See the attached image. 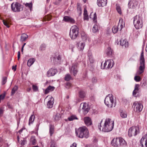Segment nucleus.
Listing matches in <instances>:
<instances>
[{
  "label": "nucleus",
  "mask_w": 147,
  "mask_h": 147,
  "mask_svg": "<svg viewBox=\"0 0 147 147\" xmlns=\"http://www.w3.org/2000/svg\"><path fill=\"white\" fill-rule=\"evenodd\" d=\"M114 126L113 121H111L110 118L106 119L104 125L102 128V131L105 132H109L112 130Z\"/></svg>",
  "instance_id": "1"
},
{
  "label": "nucleus",
  "mask_w": 147,
  "mask_h": 147,
  "mask_svg": "<svg viewBox=\"0 0 147 147\" xmlns=\"http://www.w3.org/2000/svg\"><path fill=\"white\" fill-rule=\"evenodd\" d=\"M111 144L115 147H119L121 146L125 147L127 145L126 142L121 137L113 139L111 141Z\"/></svg>",
  "instance_id": "2"
},
{
  "label": "nucleus",
  "mask_w": 147,
  "mask_h": 147,
  "mask_svg": "<svg viewBox=\"0 0 147 147\" xmlns=\"http://www.w3.org/2000/svg\"><path fill=\"white\" fill-rule=\"evenodd\" d=\"M140 66L139 70L137 71L136 74L140 75L142 74L144 71L145 69V59L144 56V53L142 51L141 53L140 59Z\"/></svg>",
  "instance_id": "3"
},
{
  "label": "nucleus",
  "mask_w": 147,
  "mask_h": 147,
  "mask_svg": "<svg viewBox=\"0 0 147 147\" xmlns=\"http://www.w3.org/2000/svg\"><path fill=\"white\" fill-rule=\"evenodd\" d=\"M76 134H78V137L81 138H88L89 136L88 130L86 127H80L78 129V131H76Z\"/></svg>",
  "instance_id": "4"
},
{
  "label": "nucleus",
  "mask_w": 147,
  "mask_h": 147,
  "mask_svg": "<svg viewBox=\"0 0 147 147\" xmlns=\"http://www.w3.org/2000/svg\"><path fill=\"white\" fill-rule=\"evenodd\" d=\"M104 102L108 107L112 108L114 102L112 94H109L105 98Z\"/></svg>",
  "instance_id": "5"
},
{
  "label": "nucleus",
  "mask_w": 147,
  "mask_h": 147,
  "mask_svg": "<svg viewBox=\"0 0 147 147\" xmlns=\"http://www.w3.org/2000/svg\"><path fill=\"white\" fill-rule=\"evenodd\" d=\"M78 34V28L77 26L72 27L69 32V35L72 40L75 39Z\"/></svg>",
  "instance_id": "6"
},
{
  "label": "nucleus",
  "mask_w": 147,
  "mask_h": 147,
  "mask_svg": "<svg viewBox=\"0 0 147 147\" xmlns=\"http://www.w3.org/2000/svg\"><path fill=\"white\" fill-rule=\"evenodd\" d=\"M21 4L18 2L13 3L11 4V9L14 12H20L21 11Z\"/></svg>",
  "instance_id": "7"
},
{
  "label": "nucleus",
  "mask_w": 147,
  "mask_h": 147,
  "mask_svg": "<svg viewBox=\"0 0 147 147\" xmlns=\"http://www.w3.org/2000/svg\"><path fill=\"white\" fill-rule=\"evenodd\" d=\"M138 3V1L136 0H131L129 1L128 4L129 9L127 10V12L129 13V10L131 9L136 10Z\"/></svg>",
  "instance_id": "8"
},
{
  "label": "nucleus",
  "mask_w": 147,
  "mask_h": 147,
  "mask_svg": "<svg viewBox=\"0 0 147 147\" xmlns=\"http://www.w3.org/2000/svg\"><path fill=\"white\" fill-rule=\"evenodd\" d=\"M133 22L134 26L137 29L141 28L143 26L142 19H134Z\"/></svg>",
  "instance_id": "9"
},
{
  "label": "nucleus",
  "mask_w": 147,
  "mask_h": 147,
  "mask_svg": "<svg viewBox=\"0 0 147 147\" xmlns=\"http://www.w3.org/2000/svg\"><path fill=\"white\" fill-rule=\"evenodd\" d=\"M135 111L140 113L142 111L143 107L142 104L138 102H135L133 105Z\"/></svg>",
  "instance_id": "10"
},
{
  "label": "nucleus",
  "mask_w": 147,
  "mask_h": 147,
  "mask_svg": "<svg viewBox=\"0 0 147 147\" xmlns=\"http://www.w3.org/2000/svg\"><path fill=\"white\" fill-rule=\"evenodd\" d=\"M78 64L77 63H74L72 64V66L71 70V73L75 76L78 72Z\"/></svg>",
  "instance_id": "11"
},
{
  "label": "nucleus",
  "mask_w": 147,
  "mask_h": 147,
  "mask_svg": "<svg viewBox=\"0 0 147 147\" xmlns=\"http://www.w3.org/2000/svg\"><path fill=\"white\" fill-rule=\"evenodd\" d=\"M57 70L56 68H51L47 73V76L48 77L54 76L57 73Z\"/></svg>",
  "instance_id": "12"
},
{
  "label": "nucleus",
  "mask_w": 147,
  "mask_h": 147,
  "mask_svg": "<svg viewBox=\"0 0 147 147\" xmlns=\"http://www.w3.org/2000/svg\"><path fill=\"white\" fill-rule=\"evenodd\" d=\"M84 121L85 125L87 126H91L92 125V119L89 117H84Z\"/></svg>",
  "instance_id": "13"
},
{
  "label": "nucleus",
  "mask_w": 147,
  "mask_h": 147,
  "mask_svg": "<svg viewBox=\"0 0 147 147\" xmlns=\"http://www.w3.org/2000/svg\"><path fill=\"white\" fill-rule=\"evenodd\" d=\"M61 115L59 113H55L53 116V121L55 122L58 121L61 119Z\"/></svg>",
  "instance_id": "14"
},
{
  "label": "nucleus",
  "mask_w": 147,
  "mask_h": 147,
  "mask_svg": "<svg viewBox=\"0 0 147 147\" xmlns=\"http://www.w3.org/2000/svg\"><path fill=\"white\" fill-rule=\"evenodd\" d=\"M97 4L99 7L106 6L107 3V0H97Z\"/></svg>",
  "instance_id": "15"
},
{
  "label": "nucleus",
  "mask_w": 147,
  "mask_h": 147,
  "mask_svg": "<svg viewBox=\"0 0 147 147\" xmlns=\"http://www.w3.org/2000/svg\"><path fill=\"white\" fill-rule=\"evenodd\" d=\"M80 42H77L76 46L79 51H82L85 46V43L82 42L80 43Z\"/></svg>",
  "instance_id": "16"
},
{
  "label": "nucleus",
  "mask_w": 147,
  "mask_h": 147,
  "mask_svg": "<svg viewBox=\"0 0 147 147\" xmlns=\"http://www.w3.org/2000/svg\"><path fill=\"white\" fill-rule=\"evenodd\" d=\"M81 37L83 41L86 42L88 38L87 34L84 31H82L81 32Z\"/></svg>",
  "instance_id": "17"
},
{
  "label": "nucleus",
  "mask_w": 147,
  "mask_h": 147,
  "mask_svg": "<svg viewBox=\"0 0 147 147\" xmlns=\"http://www.w3.org/2000/svg\"><path fill=\"white\" fill-rule=\"evenodd\" d=\"M3 24L8 28H9L10 25L11 24V21L9 19H5V20H3Z\"/></svg>",
  "instance_id": "18"
},
{
  "label": "nucleus",
  "mask_w": 147,
  "mask_h": 147,
  "mask_svg": "<svg viewBox=\"0 0 147 147\" xmlns=\"http://www.w3.org/2000/svg\"><path fill=\"white\" fill-rule=\"evenodd\" d=\"M55 87L53 86L49 85L45 90L44 93L45 94H47L50 92L53 91L55 89Z\"/></svg>",
  "instance_id": "19"
},
{
  "label": "nucleus",
  "mask_w": 147,
  "mask_h": 147,
  "mask_svg": "<svg viewBox=\"0 0 147 147\" xmlns=\"http://www.w3.org/2000/svg\"><path fill=\"white\" fill-rule=\"evenodd\" d=\"M54 98L51 97V100L48 101L47 102V107L49 108H51L52 107L53 104Z\"/></svg>",
  "instance_id": "20"
},
{
  "label": "nucleus",
  "mask_w": 147,
  "mask_h": 147,
  "mask_svg": "<svg viewBox=\"0 0 147 147\" xmlns=\"http://www.w3.org/2000/svg\"><path fill=\"white\" fill-rule=\"evenodd\" d=\"M120 45L123 46H124L125 47H127L129 45V43L126 40H121L120 41Z\"/></svg>",
  "instance_id": "21"
},
{
  "label": "nucleus",
  "mask_w": 147,
  "mask_h": 147,
  "mask_svg": "<svg viewBox=\"0 0 147 147\" xmlns=\"http://www.w3.org/2000/svg\"><path fill=\"white\" fill-rule=\"evenodd\" d=\"M49 128V133L50 134V135L51 136H52L54 132V125H52L51 124H50Z\"/></svg>",
  "instance_id": "22"
},
{
  "label": "nucleus",
  "mask_w": 147,
  "mask_h": 147,
  "mask_svg": "<svg viewBox=\"0 0 147 147\" xmlns=\"http://www.w3.org/2000/svg\"><path fill=\"white\" fill-rule=\"evenodd\" d=\"M107 55L109 56H112L113 54V51L111 48L109 47L107 49Z\"/></svg>",
  "instance_id": "23"
},
{
  "label": "nucleus",
  "mask_w": 147,
  "mask_h": 147,
  "mask_svg": "<svg viewBox=\"0 0 147 147\" xmlns=\"http://www.w3.org/2000/svg\"><path fill=\"white\" fill-rule=\"evenodd\" d=\"M35 59L34 58H31L29 59L27 62V65L30 67L34 62Z\"/></svg>",
  "instance_id": "24"
},
{
  "label": "nucleus",
  "mask_w": 147,
  "mask_h": 147,
  "mask_svg": "<svg viewBox=\"0 0 147 147\" xmlns=\"http://www.w3.org/2000/svg\"><path fill=\"white\" fill-rule=\"evenodd\" d=\"M28 37V36L26 34L23 33L22 34L20 38V41L22 42L25 41Z\"/></svg>",
  "instance_id": "25"
},
{
  "label": "nucleus",
  "mask_w": 147,
  "mask_h": 147,
  "mask_svg": "<svg viewBox=\"0 0 147 147\" xmlns=\"http://www.w3.org/2000/svg\"><path fill=\"white\" fill-rule=\"evenodd\" d=\"M120 116L122 118H125L127 117V115L126 112L123 110H120Z\"/></svg>",
  "instance_id": "26"
},
{
  "label": "nucleus",
  "mask_w": 147,
  "mask_h": 147,
  "mask_svg": "<svg viewBox=\"0 0 147 147\" xmlns=\"http://www.w3.org/2000/svg\"><path fill=\"white\" fill-rule=\"evenodd\" d=\"M88 57L89 61L90 64H93L94 61L92 56L91 54L89 53L88 54Z\"/></svg>",
  "instance_id": "27"
},
{
  "label": "nucleus",
  "mask_w": 147,
  "mask_h": 147,
  "mask_svg": "<svg viewBox=\"0 0 147 147\" xmlns=\"http://www.w3.org/2000/svg\"><path fill=\"white\" fill-rule=\"evenodd\" d=\"M134 131L133 127H131L129 128L128 131V135L129 137H131L133 135V134L134 133Z\"/></svg>",
  "instance_id": "28"
},
{
  "label": "nucleus",
  "mask_w": 147,
  "mask_h": 147,
  "mask_svg": "<svg viewBox=\"0 0 147 147\" xmlns=\"http://www.w3.org/2000/svg\"><path fill=\"white\" fill-rule=\"evenodd\" d=\"M35 116L34 115H32L30 117L29 119V121L28 124L30 125L32 124L34 121Z\"/></svg>",
  "instance_id": "29"
},
{
  "label": "nucleus",
  "mask_w": 147,
  "mask_h": 147,
  "mask_svg": "<svg viewBox=\"0 0 147 147\" xmlns=\"http://www.w3.org/2000/svg\"><path fill=\"white\" fill-rule=\"evenodd\" d=\"M92 31L94 33H96L99 32L98 25L95 24L92 28Z\"/></svg>",
  "instance_id": "30"
},
{
  "label": "nucleus",
  "mask_w": 147,
  "mask_h": 147,
  "mask_svg": "<svg viewBox=\"0 0 147 147\" xmlns=\"http://www.w3.org/2000/svg\"><path fill=\"white\" fill-rule=\"evenodd\" d=\"M24 4L26 7H28L30 9L31 11H32V2H31L30 3H24Z\"/></svg>",
  "instance_id": "31"
},
{
  "label": "nucleus",
  "mask_w": 147,
  "mask_h": 147,
  "mask_svg": "<svg viewBox=\"0 0 147 147\" xmlns=\"http://www.w3.org/2000/svg\"><path fill=\"white\" fill-rule=\"evenodd\" d=\"M62 21L71 24H74L75 22V21L74 19H63Z\"/></svg>",
  "instance_id": "32"
},
{
  "label": "nucleus",
  "mask_w": 147,
  "mask_h": 147,
  "mask_svg": "<svg viewBox=\"0 0 147 147\" xmlns=\"http://www.w3.org/2000/svg\"><path fill=\"white\" fill-rule=\"evenodd\" d=\"M64 80L66 81H69L70 80H73V79L69 74H67L65 75Z\"/></svg>",
  "instance_id": "33"
},
{
  "label": "nucleus",
  "mask_w": 147,
  "mask_h": 147,
  "mask_svg": "<svg viewBox=\"0 0 147 147\" xmlns=\"http://www.w3.org/2000/svg\"><path fill=\"white\" fill-rule=\"evenodd\" d=\"M18 87L17 85H15L13 88L12 89L11 92V96H13V95L18 90Z\"/></svg>",
  "instance_id": "34"
},
{
  "label": "nucleus",
  "mask_w": 147,
  "mask_h": 147,
  "mask_svg": "<svg viewBox=\"0 0 147 147\" xmlns=\"http://www.w3.org/2000/svg\"><path fill=\"white\" fill-rule=\"evenodd\" d=\"M30 140L31 143L32 145H35L36 144V141L35 136H32L30 138Z\"/></svg>",
  "instance_id": "35"
},
{
  "label": "nucleus",
  "mask_w": 147,
  "mask_h": 147,
  "mask_svg": "<svg viewBox=\"0 0 147 147\" xmlns=\"http://www.w3.org/2000/svg\"><path fill=\"white\" fill-rule=\"evenodd\" d=\"M50 147H57L56 143L55 140L51 139L50 142Z\"/></svg>",
  "instance_id": "36"
},
{
  "label": "nucleus",
  "mask_w": 147,
  "mask_h": 147,
  "mask_svg": "<svg viewBox=\"0 0 147 147\" xmlns=\"http://www.w3.org/2000/svg\"><path fill=\"white\" fill-rule=\"evenodd\" d=\"M79 94L80 97L81 98H83L85 97V92L82 90H80L79 91Z\"/></svg>",
  "instance_id": "37"
},
{
  "label": "nucleus",
  "mask_w": 147,
  "mask_h": 147,
  "mask_svg": "<svg viewBox=\"0 0 147 147\" xmlns=\"http://www.w3.org/2000/svg\"><path fill=\"white\" fill-rule=\"evenodd\" d=\"M77 11L79 16H80L82 13V10L81 6L80 5H77Z\"/></svg>",
  "instance_id": "38"
},
{
  "label": "nucleus",
  "mask_w": 147,
  "mask_h": 147,
  "mask_svg": "<svg viewBox=\"0 0 147 147\" xmlns=\"http://www.w3.org/2000/svg\"><path fill=\"white\" fill-rule=\"evenodd\" d=\"M116 9L117 11L119 14L121 15L122 13L121 7L117 5H116Z\"/></svg>",
  "instance_id": "39"
},
{
  "label": "nucleus",
  "mask_w": 147,
  "mask_h": 147,
  "mask_svg": "<svg viewBox=\"0 0 147 147\" xmlns=\"http://www.w3.org/2000/svg\"><path fill=\"white\" fill-rule=\"evenodd\" d=\"M88 67L89 69L91 71H93L94 70V66L93 64H89L88 62Z\"/></svg>",
  "instance_id": "40"
},
{
  "label": "nucleus",
  "mask_w": 147,
  "mask_h": 147,
  "mask_svg": "<svg viewBox=\"0 0 147 147\" xmlns=\"http://www.w3.org/2000/svg\"><path fill=\"white\" fill-rule=\"evenodd\" d=\"M65 86L66 88L69 89L71 88L72 85L69 82H67L65 84Z\"/></svg>",
  "instance_id": "41"
},
{
  "label": "nucleus",
  "mask_w": 147,
  "mask_h": 147,
  "mask_svg": "<svg viewBox=\"0 0 147 147\" xmlns=\"http://www.w3.org/2000/svg\"><path fill=\"white\" fill-rule=\"evenodd\" d=\"M83 15L84 16V18H88V14L86 8H84Z\"/></svg>",
  "instance_id": "42"
},
{
  "label": "nucleus",
  "mask_w": 147,
  "mask_h": 147,
  "mask_svg": "<svg viewBox=\"0 0 147 147\" xmlns=\"http://www.w3.org/2000/svg\"><path fill=\"white\" fill-rule=\"evenodd\" d=\"M68 119L69 121H72L74 119H78L76 115H71L68 118Z\"/></svg>",
  "instance_id": "43"
},
{
  "label": "nucleus",
  "mask_w": 147,
  "mask_h": 147,
  "mask_svg": "<svg viewBox=\"0 0 147 147\" xmlns=\"http://www.w3.org/2000/svg\"><path fill=\"white\" fill-rule=\"evenodd\" d=\"M90 18H97L96 13H93L92 12L91 13L90 15Z\"/></svg>",
  "instance_id": "44"
},
{
  "label": "nucleus",
  "mask_w": 147,
  "mask_h": 147,
  "mask_svg": "<svg viewBox=\"0 0 147 147\" xmlns=\"http://www.w3.org/2000/svg\"><path fill=\"white\" fill-rule=\"evenodd\" d=\"M133 129L134 130V133L133 134V135L136 136L138 134V130H139L138 133L139 132V129L138 127H133Z\"/></svg>",
  "instance_id": "45"
},
{
  "label": "nucleus",
  "mask_w": 147,
  "mask_h": 147,
  "mask_svg": "<svg viewBox=\"0 0 147 147\" xmlns=\"http://www.w3.org/2000/svg\"><path fill=\"white\" fill-rule=\"evenodd\" d=\"M112 63V61H111V60L107 61V64H108V65L107 67V68L109 69L110 68H111L113 66V64L111 66Z\"/></svg>",
  "instance_id": "46"
},
{
  "label": "nucleus",
  "mask_w": 147,
  "mask_h": 147,
  "mask_svg": "<svg viewBox=\"0 0 147 147\" xmlns=\"http://www.w3.org/2000/svg\"><path fill=\"white\" fill-rule=\"evenodd\" d=\"M118 27L116 26H114L112 28V31L115 34L118 31Z\"/></svg>",
  "instance_id": "47"
},
{
  "label": "nucleus",
  "mask_w": 147,
  "mask_h": 147,
  "mask_svg": "<svg viewBox=\"0 0 147 147\" xmlns=\"http://www.w3.org/2000/svg\"><path fill=\"white\" fill-rule=\"evenodd\" d=\"M7 81V77L4 76L2 77V85H3L5 84Z\"/></svg>",
  "instance_id": "48"
},
{
  "label": "nucleus",
  "mask_w": 147,
  "mask_h": 147,
  "mask_svg": "<svg viewBox=\"0 0 147 147\" xmlns=\"http://www.w3.org/2000/svg\"><path fill=\"white\" fill-rule=\"evenodd\" d=\"M46 47V45L45 44H42L40 46V49L41 51H43L45 49Z\"/></svg>",
  "instance_id": "49"
},
{
  "label": "nucleus",
  "mask_w": 147,
  "mask_h": 147,
  "mask_svg": "<svg viewBox=\"0 0 147 147\" xmlns=\"http://www.w3.org/2000/svg\"><path fill=\"white\" fill-rule=\"evenodd\" d=\"M134 79L136 82H139L141 80V78L139 76H135Z\"/></svg>",
  "instance_id": "50"
},
{
  "label": "nucleus",
  "mask_w": 147,
  "mask_h": 147,
  "mask_svg": "<svg viewBox=\"0 0 147 147\" xmlns=\"http://www.w3.org/2000/svg\"><path fill=\"white\" fill-rule=\"evenodd\" d=\"M32 88L34 92H36L38 91V88L36 86L33 85L32 86Z\"/></svg>",
  "instance_id": "51"
},
{
  "label": "nucleus",
  "mask_w": 147,
  "mask_h": 147,
  "mask_svg": "<svg viewBox=\"0 0 147 147\" xmlns=\"http://www.w3.org/2000/svg\"><path fill=\"white\" fill-rule=\"evenodd\" d=\"M92 82L93 83H96L97 82V79L96 77H94L92 79Z\"/></svg>",
  "instance_id": "52"
},
{
  "label": "nucleus",
  "mask_w": 147,
  "mask_h": 147,
  "mask_svg": "<svg viewBox=\"0 0 147 147\" xmlns=\"http://www.w3.org/2000/svg\"><path fill=\"white\" fill-rule=\"evenodd\" d=\"M5 94L6 93L4 92L3 93L1 94V100L3 99L5 96Z\"/></svg>",
  "instance_id": "53"
},
{
  "label": "nucleus",
  "mask_w": 147,
  "mask_h": 147,
  "mask_svg": "<svg viewBox=\"0 0 147 147\" xmlns=\"http://www.w3.org/2000/svg\"><path fill=\"white\" fill-rule=\"evenodd\" d=\"M142 18L141 14H139L138 15H137L135 16L134 18Z\"/></svg>",
  "instance_id": "54"
},
{
  "label": "nucleus",
  "mask_w": 147,
  "mask_h": 147,
  "mask_svg": "<svg viewBox=\"0 0 147 147\" xmlns=\"http://www.w3.org/2000/svg\"><path fill=\"white\" fill-rule=\"evenodd\" d=\"M139 85L138 84H136L135 85V88L134 90L138 91L139 90Z\"/></svg>",
  "instance_id": "55"
},
{
  "label": "nucleus",
  "mask_w": 147,
  "mask_h": 147,
  "mask_svg": "<svg viewBox=\"0 0 147 147\" xmlns=\"http://www.w3.org/2000/svg\"><path fill=\"white\" fill-rule=\"evenodd\" d=\"M107 61H105V62L103 66H102V63L101 65V68L102 69H104L105 67L107 65Z\"/></svg>",
  "instance_id": "56"
},
{
  "label": "nucleus",
  "mask_w": 147,
  "mask_h": 147,
  "mask_svg": "<svg viewBox=\"0 0 147 147\" xmlns=\"http://www.w3.org/2000/svg\"><path fill=\"white\" fill-rule=\"evenodd\" d=\"M144 137H142L140 140V144L142 147H143L144 145L143 144V142H144Z\"/></svg>",
  "instance_id": "57"
},
{
  "label": "nucleus",
  "mask_w": 147,
  "mask_h": 147,
  "mask_svg": "<svg viewBox=\"0 0 147 147\" xmlns=\"http://www.w3.org/2000/svg\"><path fill=\"white\" fill-rule=\"evenodd\" d=\"M98 141V139L95 137H93V142L94 143H95V145H96V144L97 143Z\"/></svg>",
  "instance_id": "58"
},
{
  "label": "nucleus",
  "mask_w": 147,
  "mask_h": 147,
  "mask_svg": "<svg viewBox=\"0 0 147 147\" xmlns=\"http://www.w3.org/2000/svg\"><path fill=\"white\" fill-rule=\"evenodd\" d=\"M138 92V91L134 90L133 92V95L135 96V97H136L137 96H136V94Z\"/></svg>",
  "instance_id": "59"
},
{
  "label": "nucleus",
  "mask_w": 147,
  "mask_h": 147,
  "mask_svg": "<svg viewBox=\"0 0 147 147\" xmlns=\"http://www.w3.org/2000/svg\"><path fill=\"white\" fill-rule=\"evenodd\" d=\"M102 122V119L101 120L100 123L98 124V127L100 131L101 130V127H102L101 123Z\"/></svg>",
  "instance_id": "60"
},
{
  "label": "nucleus",
  "mask_w": 147,
  "mask_h": 147,
  "mask_svg": "<svg viewBox=\"0 0 147 147\" xmlns=\"http://www.w3.org/2000/svg\"><path fill=\"white\" fill-rule=\"evenodd\" d=\"M21 141L22 142L21 143V144L22 145L25 144V143L27 142L24 139H23V140H22Z\"/></svg>",
  "instance_id": "61"
},
{
  "label": "nucleus",
  "mask_w": 147,
  "mask_h": 147,
  "mask_svg": "<svg viewBox=\"0 0 147 147\" xmlns=\"http://www.w3.org/2000/svg\"><path fill=\"white\" fill-rule=\"evenodd\" d=\"M89 109L88 108V107L85 109L83 111L84 112H85V113H87Z\"/></svg>",
  "instance_id": "62"
},
{
  "label": "nucleus",
  "mask_w": 147,
  "mask_h": 147,
  "mask_svg": "<svg viewBox=\"0 0 147 147\" xmlns=\"http://www.w3.org/2000/svg\"><path fill=\"white\" fill-rule=\"evenodd\" d=\"M39 125H40V123H37L36 124V128H35L36 131H38V130Z\"/></svg>",
  "instance_id": "63"
},
{
  "label": "nucleus",
  "mask_w": 147,
  "mask_h": 147,
  "mask_svg": "<svg viewBox=\"0 0 147 147\" xmlns=\"http://www.w3.org/2000/svg\"><path fill=\"white\" fill-rule=\"evenodd\" d=\"M76 143L74 142L71 145L70 147H76Z\"/></svg>",
  "instance_id": "64"
}]
</instances>
